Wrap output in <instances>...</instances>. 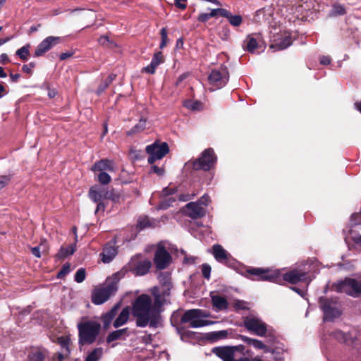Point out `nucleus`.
<instances>
[{
  "mask_svg": "<svg viewBox=\"0 0 361 361\" xmlns=\"http://www.w3.org/2000/svg\"><path fill=\"white\" fill-rule=\"evenodd\" d=\"M154 302L149 295H139L132 303V315L135 319L137 327L157 328L161 324L162 307L164 305L162 298L157 293V289L154 290Z\"/></svg>",
  "mask_w": 361,
  "mask_h": 361,
  "instance_id": "f257e3e1",
  "label": "nucleus"
},
{
  "mask_svg": "<svg viewBox=\"0 0 361 361\" xmlns=\"http://www.w3.org/2000/svg\"><path fill=\"white\" fill-rule=\"evenodd\" d=\"M119 274L116 273L106 279L104 284L94 288L92 293V302L99 305L107 301L118 290Z\"/></svg>",
  "mask_w": 361,
  "mask_h": 361,
  "instance_id": "f03ea898",
  "label": "nucleus"
},
{
  "mask_svg": "<svg viewBox=\"0 0 361 361\" xmlns=\"http://www.w3.org/2000/svg\"><path fill=\"white\" fill-rule=\"evenodd\" d=\"M78 343L80 345L93 343L101 331V324L97 320H87L78 324Z\"/></svg>",
  "mask_w": 361,
  "mask_h": 361,
  "instance_id": "7ed1b4c3",
  "label": "nucleus"
},
{
  "mask_svg": "<svg viewBox=\"0 0 361 361\" xmlns=\"http://www.w3.org/2000/svg\"><path fill=\"white\" fill-rule=\"evenodd\" d=\"M216 161L217 157L214 149L207 148L200 154L198 158L188 161L185 166L195 171H208L215 166Z\"/></svg>",
  "mask_w": 361,
  "mask_h": 361,
  "instance_id": "20e7f679",
  "label": "nucleus"
},
{
  "mask_svg": "<svg viewBox=\"0 0 361 361\" xmlns=\"http://www.w3.org/2000/svg\"><path fill=\"white\" fill-rule=\"evenodd\" d=\"M244 326L254 334L258 336H266L269 338V342L274 343L276 338L271 329H268L267 325L262 319L257 317L248 316L244 319Z\"/></svg>",
  "mask_w": 361,
  "mask_h": 361,
  "instance_id": "39448f33",
  "label": "nucleus"
},
{
  "mask_svg": "<svg viewBox=\"0 0 361 361\" xmlns=\"http://www.w3.org/2000/svg\"><path fill=\"white\" fill-rule=\"evenodd\" d=\"M209 314L203 310L191 309L184 312L180 318L182 324L189 323L190 328H200L212 324V322L204 319L207 318Z\"/></svg>",
  "mask_w": 361,
  "mask_h": 361,
  "instance_id": "423d86ee",
  "label": "nucleus"
},
{
  "mask_svg": "<svg viewBox=\"0 0 361 361\" xmlns=\"http://www.w3.org/2000/svg\"><path fill=\"white\" fill-rule=\"evenodd\" d=\"M246 273L253 276L250 277L252 280L266 281L278 283L281 281V274L279 270L251 267L246 270Z\"/></svg>",
  "mask_w": 361,
  "mask_h": 361,
  "instance_id": "0eeeda50",
  "label": "nucleus"
},
{
  "mask_svg": "<svg viewBox=\"0 0 361 361\" xmlns=\"http://www.w3.org/2000/svg\"><path fill=\"white\" fill-rule=\"evenodd\" d=\"M319 302L324 312V321H333L341 315V312L337 307L336 300L321 297Z\"/></svg>",
  "mask_w": 361,
  "mask_h": 361,
  "instance_id": "6e6552de",
  "label": "nucleus"
},
{
  "mask_svg": "<svg viewBox=\"0 0 361 361\" xmlns=\"http://www.w3.org/2000/svg\"><path fill=\"white\" fill-rule=\"evenodd\" d=\"M159 286H154L151 289V293L154 295V289H157V293L162 298L163 302L165 304L166 298L170 295V291L173 288L171 283V274L169 272H161L158 276Z\"/></svg>",
  "mask_w": 361,
  "mask_h": 361,
  "instance_id": "1a4fd4ad",
  "label": "nucleus"
},
{
  "mask_svg": "<svg viewBox=\"0 0 361 361\" xmlns=\"http://www.w3.org/2000/svg\"><path fill=\"white\" fill-rule=\"evenodd\" d=\"M169 152V147L166 142L161 144L154 142L146 147V152L149 154L148 163L152 164L157 160L161 159Z\"/></svg>",
  "mask_w": 361,
  "mask_h": 361,
  "instance_id": "9d476101",
  "label": "nucleus"
},
{
  "mask_svg": "<svg viewBox=\"0 0 361 361\" xmlns=\"http://www.w3.org/2000/svg\"><path fill=\"white\" fill-rule=\"evenodd\" d=\"M208 79L210 85L215 89H220L224 87L229 80V73L227 68L221 66L219 69L212 71Z\"/></svg>",
  "mask_w": 361,
  "mask_h": 361,
  "instance_id": "9b49d317",
  "label": "nucleus"
},
{
  "mask_svg": "<svg viewBox=\"0 0 361 361\" xmlns=\"http://www.w3.org/2000/svg\"><path fill=\"white\" fill-rule=\"evenodd\" d=\"M338 290L354 298L361 296V282L354 279H345L338 286Z\"/></svg>",
  "mask_w": 361,
  "mask_h": 361,
  "instance_id": "f8f14e48",
  "label": "nucleus"
},
{
  "mask_svg": "<svg viewBox=\"0 0 361 361\" xmlns=\"http://www.w3.org/2000/svg\"><path fill=\"white\" fill-rule=\"evenodd\" d=\"M151 267L152 263L149 260L134 257L128 264V270L136 276H143L148 273Z\"/></svg>",
  "mask_w": 361,
  "mask_h": 361,
  "instance_id": "ddd939ff",
  "label": "nucleus"
},
{
  "mask_svg": "<svg viewBox=\"0 0 361 361\" xmlns=\"http://www.w3.org/2000/svg\"><path fill=\"white\" fill-rule=\"evenodd\" d=\"M235 347L221 346L212 348V352L223 361H250L248 357H243L238 360L234 359Z\"/></svg>",
  "mask_w": 361,
  "mask_h": 361,
  "instance_id": "4468645a",
  "label": "nucleus"
},
{
  "mask_svg": "<svg viewBox=\"0 0 361 361\" xmlns=\"http://www.w3.org/2000/svg\"><path fill=\"white\" fill-rule=\"evenodd\" d=\"M171 257L169 252L164 247H159L155 252L154 261L156 267L159 269L166 268L170 264Z\"/></svg>",
  "mask_w": 361,
  "mask_h": 361,
  "instance_id": "2eb2a0df",
  "label": "nucleus"
},
{
  "mask_svg": "<svg viewBox=\"0 0 361 361\" xmlns=\"http://www.w3.org/2000/svg\"><path fill=\"white\" fill-rule=\"evenodd\" d=\"M183 212L185 216L192 219H197L205 215L206 209L204 207L199 205L196 202H191L185 205Z\"/></svg>",
  "mask_w": 361,
  "mask_h": 361,
  "instance_id": "dca6fc26",
  "label": "nucleus"
},
{
  "mask_svg": "<svg viewBox=\"0 0 361 361\" xmlns=\"http://www.w3.org/2000/svg\"><path fill=\"white\" fill-rule=\"evenodd\" d=\"M212 249V254L218 262L224 264H228L231 256L221 245L215 244Z\"/></svg>",
  "mask_w": 361,
  "mask_h": 361,
  "instance_id": "f3484780",
  "label": "nucleus"
},
{
  "mask_svg": "<svg viewBox=\"0 0 361 361\" xmlns=\"http://www.w3.org/2000/svg\"><path fill=\"white\" fill-rule=\"evenodd\" d=\"M306 273L297 269H293L281 276V281L284 280L290 283L295 284L300 281H306Z\"/></svg>",
  "mask_w": 361,
  "mask_h": 361,
  "instance_id": "a211bd4d",
  "label": "nucleus"
},
{
  "mask_svg": "<svg viewBox=\"0 0 361 361\" xmlns=\"http://www.w3.org/2000/svg\"><path fill=\"white\" fill-rule=\"evenodd\" d=\"M93 172H114L115 166L112 161L103 159L95 162L91 167Z\"/></svg>",
  "mask_w": 361,
  "mask_h": 361,
  "instance_id": "6ab92c4d",
  "label": "nucleus"
},
{
  "mask_svg": "<svg viewBox=\"0 0 361 361\" xmlns=\"http://www.w3.org/2000/svg\"><path fill=\"white\" fill-rule=\"evenodd\" d=\"M118 253L117 247L111 243H107L101 253L102 261L104 263H109L116 256Z\"/></svg>",
  "mask_w": 361,
  "mask_h": 361,
  "instance_id": "aec40b11",
  "label": "nucleus"
},
{
  "mask_svg": "<svg viewBox=\"0 0 361 361\" xmlns=\"http://www.w3.org/2000/svg\"><path fill=\"white\" fill-rule=\"evenodd\" d=\"M331 336L340 343H344L348 345H353L355 342V337L349 333H345L341 330H335L331 334Z\"/></svg>",
  "mask_w": 361,
  "mask_h": 361,
  "instance_id": "412c9836",
  "label": "nucleus"
},
{
  "mask_svg": "<svg viewBox=\"0 0 361 361\" xmlns=\"http://www.w3.org/2000/svg\"><path fill=\"white\" fill-rule=\"evenodd\" d=\"M120 308V305L116 304L109 312L102 315V321L104 329H107L111 323L114 318L117 314V312Z\"/></svg>",
  "mask_w": 361,
  "mask_h": 361,
  "instance_id": "4be33fe9",
  "label": "nucleus"
},
{
  "mask_svg": "<svg viewBox=\"0 0 361 361\" xmlns=\"http://www.w3.org/2000/svg\"><path fill=\"white\" fill-rule=\"evenodd\" d=\"M240 338L245 343L253 346L255 349L264 350L266 353L271 352L270 348L259 340L251 338L246 336H241Z\"/></svg>",
  "mask_w": 361,
  "mask_h": 361,
  "instance_id": "5701e85b",
  "label": "nucleus"
},
{
  "mask_svg": "<svg viewBox=\"0 0 361 361\" xmlns=\"http://www.w3.org/2000/svg\"><path fill=\"white\" fill-rule=\"evenodd\" d=\"M212 303L213 307L218 311L226 310L228 307V302L226 298L219 295L212 296Z\"/></svg>",
  "mask_w": 361,
  "mask_h": 361,
  "instance_id": "b1692460",
  "label": "nucleus"
},
{
  "mask_svg": "<svg viewBox=\"0 0 361 361\" xmlns=\"http://www.w3.org/2000/svg\"><path fill=\"white\" fill-rule=\"evenodd\" d=\"M128 329L124 328L111 332L106 337V342L110 343L114 341L124 339L128 336Z\"/></svg>",
  "mask_w": 361,
  "mask_h": 361,
  "instance_id": "393cba45",
  "label": "nucleus"
},
{
  "mask_svg": "<svg viewBox=\"0 0 361 361\" xmlns=\"http://www.w3.org/2000/svg\"><path fill=\"white\" fill-rule=\"evenodd\" d=\"M130 315V310L128 307H126L122 310L121 313L119 314L118 317L114 320L113 323V326L115 328H118L128 321Z\"/></svg>",
  "mask_w": 361,
  "mask_h": 361,
  "instance_id": "a878e982",
  "label": "nucleus"
},
{
  "mask_svg": "<svg viewBox=\"0 0 361 361\" xmlns=\"http://www.w3.org/2000/svg\"><path fill=\"white\" fill-rule=\"evenodd\" d=\"M75 250V245H70L68 247L62 246L58 253L56 255V258L58 259H62L67 257L69 255H72Z\"/></svg>",
  "mask_w": 361,
  "mask_h": 361,
  "instance_id": "bb28decb",
  "label": "nucleus"
},
{
  "mask_svg": "<svg viewBox=\"0 0 361 361\" xmlns=\"http://www.w3.org/2000/svg\"><path fill=\"white\" fill-rule=\"evenodd\" d=\"M89 197L94 202H99L104 199V189L92 187L89 191Z\"/></svg>",
  "mask_w": 361,
  "mask_h": 361,
  "instance_id": "cd10ccee",
  "label": "nucleus"
},
{
  "mask_svg": "<svg viewBox=\"0 0 361 361\" xmlns=\"http://www.w3.org/2000/svg\"><path fill=\"white\" fill-rule=\"evenodd\" d=\"M228 334L226 330L212 331L207 334V338L212 342H216L219 340L227 338Z\"/></svg>",
  "mask_w": 361,
  "mask_h": 361,
  "instance_id": "c85d7f7f",
  "label": "nucleus"
},
{
  "mask_svg": "<svg viewBox=\"0 0 361 361\" xmlns=\"http://www.w3.org/2000/svg\"><path fill=\"white\" fill-rule=\"evenodd\" d=\"M346 13L345 7L340 4H334L332 6L331 11H329V16L330 17H336L338 16H343Z\"/></svg>",
  "mask_w": 361,
  "mask_h": 361,
  "instance_id": "c756f323",
  "label": "nucleus"
},
{
  "mask_svg": "<svg viewBox=\"0 0 361 361\" xmlns=\"http://www.w3.org/2000/svg\"><path fill=\"white\" fill-rule=\"evenodd\" d=\"M183 105L185 107L192 111H201L203 109V104L197 100H185Z\"/></svg>",
  "mask_w": 361,
  "mask_h": 361,
  "instance_id": "7c9ffc66",
  "label": "nucleus"
},
{
  "mask_svg": "<svg viewBox=\"0 0 361 361\" xmlns=\"http://www.w3.org/2000/svg\"><path fill=\"white\" fill-rule=\"evenodd\" d=\"M45 353L38 349L30 351L27 357V361H44Z\"/></svg>",
  "mask_w": 361,
  "mask_h": 361,
  "instance_id": "2f4dec72",
  "label": "nucleus"
},
{
  "mask_svg": "<svg viewBox=\"0 0 361 361\" xmlns=\"http://www.w3.org/2000/svg\"><path fill=\"white\" fill-rule=\"evenodd\" d=\"M258 44L256 40L252 37L248 36L247 39L244 41V49L249 52H254V51L257 48Z\"/></svg>",
  "mask_w": 361,
  "mask_h": 361,
  "instance_id": "473e14b6",
  "label": "nucleus"
},
{
  "mask_svg": "<svg viewBox=\"0 0 361 361\" xmlns=\"http://www.w3.org/2000/svg\"><path fill=\"white\" fill-rule=\"evenodd\" d=\"M103 355V348H96L92 352H90L86 359L85 361H99Z\"/></svg>",
  "mask_w": 361,
  "mask_h": 361,
  "instance_id": "72a5a7b5",
  "label": "nucleus"
},
{
  "mask_svg": "<svg viewBox=\"0 0 361 361\" xmlns=\"http://www.w3.org/2000/svg\"><path fill=\"white\" fill-rule=\"evenodd\" d=\"M292 44L291 37L290 35H286L283 39L275 44L271 45V48L276 47L278 50H283L288 47Z\"/></svg>",
  "mask_w": 361,
  "mask_h": 361,
  "instance_id": "f704fd0d",
  "label": "nucleus"
},
{
  "mask_svg": "<svg viewBox=\"0 0 361 361\" xmlns=\"http://www.w3.org/2000/svg\"><path fill=\"white\" fill-rule=\"evenodd\" d=\"M178 332L180 334L181 340L183 341H189L190 340L196 338L195 332L186 330L183 327L178 329Z\"/></svg>",
  "mask_w": 361,
  "mask_h": 361,
  "instance_id": "c9c22d12",
  "label": "nucleus"
},
{
  "mask_svg": "<svg viewBox=\"0 0 361 361\" xmlns=\"http://www.w3.org/2000/svg\"><path fill=\"white\" fill-rule=\"evenodd\" d=\"M104 199L111 200L114 202H117L120 200V194L115 191L114 189L111 190H104Z\"/></svg>",
  "mask_w": 361,
  "mask_h": 361,
  "instance_id": "e433bc0d",
  "label": "nucleus"
},
{
  "mask_svg": "<svg viewBox=\"0 0 361 361\" xmlns=\"http://www.w3.org/2000/svg\"><path fill=\"white\" fill-rule=\"evenodd\" d=\"M146 120L140 118L138 123H137L127 133L128 135H132L135 133H140L145 129Z\"/></svg>",
  "mask_w": 361,
  "mask_h": 361,
  "instance_id": "4c0bfd02",
  "label": "nucleus"
},
{
  "mask_svg": "<svg viewBox=\"0 0 361 361\" xmlns=\"http://www.w3.org/2000/svg\"><path fill=\"white\" fill-rule=\"evenodd\" d=\"M30 44H26L21 48L18 49L16 54L23 61H25L28 59L30 55Z\"/></svg>",
  "mask_w": 361,
  "mask_h": 361,
  "instance_id": "58836bf2",
  "label": "nucleus"
},
{
  "mask_svg": "<svg viewBox=\"0 0 361 361\" xmlns=\"http://www.w3.org/2000/svg\"><path fill=\"white\" fill-rule=\"evenodd\" d=\"M224 17L228 20L230 24L233 26L238 27L242 23V17L240 15L233 16L228 11L227 16H224Z\"/></svg>",
  "mask_w": 361,
  "mask_h": 361,
  "instance_id": "ea45409f",
  "label": "nucleus"
},
{
  "mask_svg": "<svg viewBox=\"0 0 361 361\" xmlns=\"http://www.w3.org/2000/svg\"><path fill=\"white\" fill-rule=\"evenodd\" d=\"M49 50H50V49L49 48L44 40H42L35 49L34 55L35 56L38 57L42 56Z\"/></svg>",
  "mask_w": 361,
  "mask_h": 361,
  "instance_id": "a19ab883",
  "label": "nucleus"
},
{
  "mask_svg": "<svg viewBox=\"0 0 361 361\" xmlns=\"http://www.w3.org/2000/svg\"><path fill=\"white\" fill-rule=\"evenodd\" d=\"M44 42L49 47V48L51 49L52 47L56 46V44L61 42L62 39L60 37H54V36H49L45 38Z\"/></svg>",
  "mask_w": 361,
  "mask_h": 361,
  "instance_id": "79ce46f5",
  "label": "nucleus"
},
{
  "mask_svg": "<svg viewBox=\"0 0 361 361\" xmlns=\"http://www.w3.org/2000/svg\"><path fill=\"white\" fill-rule=\"evenodd\" d=\"M97 179H98V181L102 185H107L111 180V178L109 176V174L108 173V172H104V171H102V172L99 173V174L97 176Z\"/></svg>",
  "mask_w": 361,
  "mask_h": 361,
  "instance_id": "37998d69",
  "label": "nucleus"
},
{
  "mask_svg": "<svg viewBox=\"0 0 361 361\" xmlns=\"http://www.w3.org/2000/svg\"><path fill=\"white\" fill-rule=\"evenodd\" d=\"M86 276V271L84 268L79 269L75 276H74V280L77 283H82L85 279Z\"/></svg>",
  "mask_w": 361,
  "mask_h": 361,
  "instance_id": "c03bdc74",
  "label": "nucleus"
},
{
  "mask_svg": "<svg viewBox=\"0 0 361 361\" xmlns=\"http://www.w3.org/2000/svg\"><path fill=\"white\" fill-rule=\"evenodd\" d=\"M58 341H59V343L61 345L63 351L66 352V353H70V350H69V347H68L69 342H70L69 338H66V337H60L58 338Z\"/></svg>",
  "mask_w": 361,
  "mask_h": 361,
  "instance_id": "a18cd8bd",
  "label": "nucleus"
},
{
  "mask_svg": "<svg viewBox=\"0 0 361 361\" xmlns=\"http://www.w3.org/2000/svg\"><path fill=\"white\" fill-rule=\"evenodd\" d=\"M151 226L150 220L147 217H140L137 221V227L140 229H144Z\"/></svg>",
  "mask_w": 361,
  "mask_h": 361,
  "instance_id": "49530a36",
  "label": "nucleus"
},
{
  "mask_svg": "<svg viewBox=\"0 0 361 361\" xmlns=\"http://www.w3.org/2000/svg\"><path fill=\"white\" fill-rule=\"evenodd\" d=\"M161 41L160 43V49L165 47L168 42L167 30L166 27H162L160 31Z\"/></svg>",
  "mask_w": 361,
  "mask_h": 361,
  "instance_id": "de8ad7c7",
  "label": "nucleus"
},
{
  "mask_svg": "<svg viewBox=\"0 0 361 361\" xmlns=\"http://www.w3.org/2000/svg\"><path fill=\"white\" fill-rule=\"evenodd\" d=\"M211 270H212V268L209 264H208L207 263L203 264L202 265V269H201V271H202V274L203 277L205 278L206 279L209 280L210 279Z\"/></svg>",
  "mask_w": 361,
  "mask_h": 361,
  "instance_id": "09e8293b",
  "label": "nucleus"
},
{
  "mask_svg": "<svg viewBox=\"0 0 361 361\" xmlns=\"http://www.w3.org/2000/svg\"><path fill=\"white\" fill-rule=\"evenodd\" d=\"M228 11L225 8H214L212 9L209 13L210 18L215 17L218 15L224 17V16H227Z\"/></svg>",
  "mask_w": 361,
  "mask_h": 361,
  "instance_id": "8fccbe9b",
  "label": "nucleus"
},
{
  "mask_svg": "<svg viewBox=\"0 0 361 361\" xmlns=\"http://www.w3.org/2000/svg\"><path fill=\"white\" fill-rule=\"evenodd\" d=\"M234 309L238 310H244L248 309V303L243 300H235L233 304Z\"/></svg>",
  "mask_w": 361,
  "mask_h": 361,
  "instance_id": "3c124183",
  "label": "nucleus"
},
{
  "mask_svg": "<svg viewBox=\"0 0 361 361\" xmlns=\"http://www.w3.org/2000/svg\"><path fill=\"white\" fill-rule=\"evenodd\" d=\"M163 62V55L161 52L156 53L151 61V63L157 67L159 64Z\"/></svg>",
  "mask_w": 361,
  "mask_h": 361,
  "instance_id": "603ef678",
  "label": "nucleus"
},
{
  "mask_svg": "<svg viewBox=\"0 0 361 361\" xmlns=\"http://www.w3.org/2000/svg\"><path fill=\"white\" fill-rule=\"evenodd\" d=\"M71 271V266L68 263H66L63 265L61 270L58 273L57 277L59 279H62L66 274H68Z\"/></svg>",
  "mask_w": 361,
  "mask_h": 361,
  "instance_id": "864d4df0",
  "label": "nucleus"
},
{
  "mask_svg": "<svg viewBox=\"0 0 361 361\" xmlns=\"http://www.w3.org/2000/svg\"><path fill=\"white\" fill-rule=\"evenodd\" d=\"M350 237L352 240L356 243H361V234L357 233L356 231L354 228H352L350 231Z\"/></svg>",
  "mask_w": 361,
  "mask_h": 361,
  "instance_id": "5fc2aeb1",
  "label": "nucleus"
},
{
  "mask_svg": "<svg viewBox=\"0 0 361 361\" xmlns=\"http://www.w3.org/2000/svg\"><path fill=\"white\" fill-rule=\"evenodd\" d=\"M209 202V196L207 195H204L196 202L198 203L199 205L205 208L208 205Z\"/></svg>",
  "mask_w": 361,
  "mask_h": 361,
  "instance_id": "6e6d98bb",
  "label": "nucleus"
},
{
  "mask_svg": "<svg viewBox=\"0 0 361 361\" xmlns=\"http://www.w3.org/2000/svg\"><path fill=\"white\" fill-rule=\"evenodd\" d=\"M11 180L10 176H2L0 177V190L4 188Z\"/></svg>",
  "mask_w": 361,
  "mask_h": 361,
  "instance_id": "4d7b16f0",
  "label": "nucleus"
},
{
  "mask_svg": "<svg viewBox=\"0 0 361 361\" xmlns=\"http://www.w3.org/2000/svg\"><path fill=\"white\" fill-rule=\"evenodd\" d=\"M157 68V67H156L150 62L149 65L142 68V72H145L149 74H153L155 73V70Z\"/></svg>",
  "mask_w": 361,
  "mask_h": 361,
  "instance_id": "13d9d810",
  "label": "nucleus"
},
{
  "mask_svg": "<svg viewBox=\"0 0 361 361\" xmlns=\"http://www.w3.org/2000/svg\"><path fill=\"white\" fill-rule=\"evenodd\" d=\"M35 67V63L33 62H31L28 64H25L22 67V70L23 72L31 74L32 72V68Z\"/></svg>",
  "mask_w": 361,
  "mask_h": 361,
  "instance_id": "bf43d9fd",
  "label": "nucleus"
},
{
  "mask_svg": "<svg viewBox=\"0 0 361 361\" xmlns=\"http://www.w3.org/2000/svg\"><path fill=\"white\" fill-rule=\"evenodd\" d=\"M98 42L99 43V44H101L102 46H109V44H111L109 37L106 35L101 36L98 39Z\"/></svg>",
  "mask_w": 361,
  "mask_h": 361,
  "instance_id": "052dcab7",
  "label": "nucleus"
},
{
  "mask_svg": "<svg viewBox=\"0 0 361 361\" xmlns=\"http://www.w3.org/2000/svg\"><path fill=\"white\" fill-rule=\"evenodd\" d=\"M152 171L154 173H157L158 176H163L164 174V169L162 167H159L157 166H152Z\"/></svg>",
  "mask_w": 361,
  "mask_h": 361,
  "instance_id": "680f3d73",
  "label": "nucleus"
},
{
  "mask_svg": "<svg viewBox=\"0 0 361 361\" xmlns=\"http://www.w3.org/2000/svg\"><path fill=\"white\" fill-rule=\"evenodd\" d=\"M186 1L187 0H175V6L181 10H184L187 7Z\"/></svg>",
  "mask_w": 361,
  "mask_h": 361,
  "instance_id": "e2e57ef3",
  "label": "nucleus"
},
{
  "mask_svg": "<svg viewBox=\"0 0 361 361\" xmlns=\"http://www.w3.org/2000/svg\"><path fill=\"white\" fill-rule=\"evenodd\" d=\"M210 18V16H209V13H201L199 15L198 18H197V20L200 21V22H202V23H205L207 22Z\"/></svg>",
  "mask_w": 361,
  "mask_h": 361,
  "instance_id": "0e129e2a",
  "label": "nucleus"
},
{
  "mask_svg": "<svg viewBox=\"0 0 361 361\" xmlns=\"http://www.w3.org/2000/svg\"><path fill=\"white\" fill-rule=\"evenodd\" d=\"M47 88L48 90V97L50 99L54 98L57 95L58 92L56 89H54V88L51 89L49 87H47Z\"/></svg>",
  "mask_w": 361,
  "mask_h": 361,
  "instance_id": "69168bd1",
  "label": "nucleus"
},
{
  "mask_svg": "<svg viewBox=\"0 0 361 361\" xmlns=\"http://www.w3.org/2000/svg\"><path fill=\"white\" fill-rule=\"evenodd\" d=\"M73 55V51H68L65 53H61L59 56V59L61 61L66 60V59L71 57Z\"/></svg>",
  "mask_w": 361,
  "mask_h": 361,
  "instance_id": "338daca9",
  "label": "nucleus"
},
{
  "mask_svg": "<svg viewBox=\"0 0 361 361\" xmlns=\"http://www.w3.org/2000/svg\"><path fill=\"white\" fill-rule=\"evenodd\" d=\"M8 62H9V59H8V55L5 53L1 54L0 56V63L6 64Z\"/></svg>",
  "mask_w": 361,
  "mask_h": 361,
  "instance_id": "774afa93",
  "label": "nucleus"
}]
</instances>
